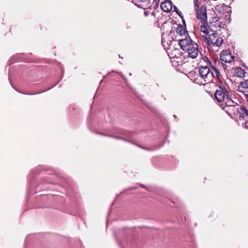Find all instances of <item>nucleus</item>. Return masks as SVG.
<instances>
[{
	"instance_id": "f257e3e1",
	"label": "nucleus",
	"mask_w": 248,
	"mask_h": 248,
	"mask_svg": "<svg viewBox=\"0 0 248 248\" xmlns=\"http://www.w3.org/2000/svg\"><path fill=\"white\" fill-rule=\"evenodd\" d=\"M209 63L211 69L207 66H201L198 68L200 77L204 80L205 83H207L213 82L215 78L219 79L221 76L219 67L222 66L225 69H226V65H224L222 62L220 64L218 62V65L217 66L211 64L210 61H209Z\"/></svg>"
},
{
	"instance_id": "f03ea898",
	"label": "nucleus",
	"mask_w": 248,
	"mask_h": 248,
	"mask_svg": "<svg viewBox=\"0 0 248 248\" xmlns=\"http://www.w3.org/2000/svg\"><path fill=\"white\" fill-rule=\"evenodd\" d=\"M162 44L165 49L168 50V55L170 58H178L181 56V53L180 49L174 48V46H172V40L168 39L163 33L162 35Z\"/></svg>"
},
{
	"instance_id": "7ed1b4c3",
	"label": "nucleus",
	"mask_w": 248,
	"mask_h": 248,
	"mask_svg": "<svg viewBox=\"0 0 248 248\" xmlns=\"http://www.w3.org/2000/svg\"><path fill=\"white\" fill-rule=\"evenodd\" d=\"M175 35V32L174 31H170V33L169 34H165V36L168 39L170 40L174 41H177L179 42V45L181 48L183 49L184 50H186L187 47L189 46V45H191L192 43L194 42L191 40V38L189 36H186L185 37L180 38L178 37V36L174 37Z\"/></svg>"
},
{
	"instance_id": "20e7f679",
	"label": "nucleus",
	"mask_w": 248,
	"mask_h": 248,
	"mask_svg": "<svg viewBox=\"0 0 248 248\" xmlns=\"http://www.w3.org/2000/svg\"><path fill=\"white\" fill-rule=\"evenodd\" d=\"M215 97L218 102H227V100H232V97L229 95V92L222 83L219 85L215 93Z\"/></svg>"
},
{
	"instance_id": "39448f33",
	"label": "nucleus",
	"mask_w": 248,
	"mask_h": 248,
	"mask_svg": "<svg viewBox=\"0 0 248 248\" xmlns=\"http://www.w3.org/2000/svg\"><path fill=\"white\" fill-rule=\"evenodd\" d=\"M225 105L222 108V109L226 112L231 118L234 117L236 115L239 105L232 100H227L225 103Z\"/></svg>"
},
{
	"instance_id": "423d86ee",
	"label": "nucleus",
	"mask_w": 248,
	"mask_h": 248,
	"mask_svg": "<svg viewBox=\"0 0 248 248\" xmlns=\"http://www.w3.org/2000/svg\"><path fill=\"white\" fill-rule=\"evenodd\" d=\"M204 41L208 44H212L214 46H220L223 42L222 38L217 32H214L209 35L208 38L206 36Z\"/></svg>"
},
{
	"instance_id": "0eeeda50",
	"label": "nucleus",
	"mask_w": 248,
	"mask_h": 248,
	"mask_svg": "<svg viewBox=\"0 0 248 248\" xmlns=\"http://www.w3.org/2000/svg\"><path fill=\"white\" fill-rule=\"evenodd\" d=\"M238 107L235 118L240 121L247 122L248 121V109L242 105H239Z\"/></svg>"
},
{
	"instance_id": "6e6552de",
	"label": "nucleus",
	"mask_w": 248,
	"mask_h": 248,
	"mask_svg": "<svg viewBox=\"0 0 248 248\" xmlns=\"http://www.w3.org/2000/svg\"><path fill=\"white\" fill-rule=\"evenodd\" d=\"M159 1V0H135L134 3L139 7L146 9L152 7V2H155V5H157Z\"/></svg>"
},
{
	"instance_id": "1a4fd4ad",
	"label": "nucleus",
	"mask_w": 248,
	"mask_h": 248,
	"mask_svg": "<svg viewBox=\"0 0 248 248\" xmlns=\"http://www.w3.org/2000/svg\"><path fill=\"white\" fill-rule=\"evenodd\" d=\"M186 49L189 57L192 59L196 58L199 52L198 45L196 43L193 42Z\"/></svg>"
},
{
	"instance_id": "9d476101",
	"label": "nucleus",
	"mask_w": 248,
	"mask_h": 248,
	"mask_svg": "<svg viewBox=\"0 0 248 248\" xmlns=\"http://www.w3.org/2000/svg\"><path fill=\"white\" fill-rule=\"evenodd\" d=\"M235 58L229 50L223 51L220 54V60L225 62L230 63L234 61Z\"/></svg>"
},
{
	"instance_id": "9b49d317",
	"label": "nucleus",
	"mask_w": 248,
	"mask_h": 248,
	"mask_svg": "<svg viewBox=\"0 0 248 248\" xmlns=\"http://www.w3.org/2000/svg\"><path fill=\"white\" fill-rule=\"evenodd\" d=\"M196 16L201 20L202 24L207 23V11L205 8L202 7L199 10H196Z\"/></svg>"
},
{
	"instance_id": "f8f14e48",
	"label": "nucleus",
	"mask_w": 248,
	"mask_h": 248,
	"mask_svg": "<svg viewBox=\"0 0 248 248\" xmlns=\"http://www.w3.org/2000/svg\"><path fill=\"white\" fill-rule=\"evenodd\" d=\"M175 30H173L174 32L176 33V35L175 34L174 37L178 36V37L182 38L186 36H188V32L186 29L181 25H177V27L174 29ZM171 31H172V30Z\"/></svg>"
},
{
	"instance_id": "ddd939ff",
	"label": "nucleus",
	"mask_w": 248,
	"mask_h": 248,
	"mask_svg": "<svg viewBox=\"0 0 248 248\" xmlns=\"http://www.w3.org/2000/svg\"><path fill=\"white\" fill-rule=\"evenodd\" d=\"M162 10L165 12L169 13L172 9V3L170 0H165L164 2H161L160 5Z\"/></svg>"
},
{
	"instance_id": "4468645a",
	"label": "nucleus",
	"mask_w": 248,
	"mask_h": 248,
	"mask_svg": "<svg viewBox=\"0 0 248 248\" xmlns=\"http://www.w3.org/2000/svg\"><path fill=\"white\" fill-rule=\"evenodd\" d=\"M238 91L245 93H248V79L240 82Z\"/></svg>"
},
{
	"instance_id": "2eb2a0df",
	"label": "nucleus",
	"mask_w": 248,
	"mask_h": 248,
	"mask_svg": "<svg viewBox=\"0 0 248 248\" xmlns=\"http://www.w3.org/2000/svg\"><path fill=\"white\" fill-rule=\"evenodd\" d=\"M207 23L202 24L201 26V31L204 35H202L203 37H205L209 33L208 26L206 25Z\"/></svg>"
},
{
	"instance_id": "dca6fc26",
	"label": "nucleus",
	"mask_w": 248,
	"mask_h": 248,
	"mask_svg": "<svg viewBox=\"0 0 248 248\" xmlns=\"http://www.w3.org/2000/svg\"><path fill=\"white\" fill-rule=\"evenodd\" d=\"M245 72L244 70L242 69L241 67H237L235 69V75L239 78H243L244 77Z\"/></svg>"
},
{
	"instance_id": "f3484780",
	"label": "nucleus",
	"mask_w": 248,
	"mask_h": 248,
	"mask_svg": "<svg viewBox=\"0 0 248 248\" xmlns=\"http://www.w3.org/2000/svg\"><path fill=\"white\" fill-rule=\"evenodd\" d=\"M144 15L146 16H153V17L155 16V15L154 14V13L148 11H146L144 12Z\"/></svg>"
},
{
	"instance_id": "a211bd4d",
	"label": "nucleus",
	"mask_w": 248,
	"mask_h": 248,
	"mask_svg": "<svg viewBox=\"0 0 248 248\" xmlns=\"http://www.w3.org/2000/svg\"><path fill=\"white\" fill-rule=\"evenodd\" d=\"M243 125H244L245 128L248 129V120L247 121V122H246L244 123H243Z\"/></svg>"
},
{
	"instance_id": "6ab92c4d",
	"label": "nucleus",
	"mask_w": 248,
	"mask_h": 248,
	"mask_svg": "<svg viewBox=\"0 0 248 248\" xmlns=\"http://www.w3.org/2000/svg\"><path fill=\"white\" fill-rule=\"evenodd\" d=\"M179 16H180V17L182 18V22H183V23H184V24H185V25H186V22H185V20H184V19L183 15V14H182V15H180V14H179Z\"/></svg>"
},
{
	"instance_id": "aec40b11",
	"label": "nucleus",
	"mask_w": 248,
	"mask_h": 248,
	"mask_svg": "<svg viewBox=\"0 0 248 248\" xmlns=\"http://www.w3.org/2000/svg\"><path fill=\"white\" fill-rule=\"evenodd\" d=\"M174 10L175 11V12L176 13H178V12L179 11V10L178 9V8L177 7H176L175 6H174Z\"/></svg>"
},
{
	"instance_id": "412c9836",
	"label": "nucleus",
	"mask_w": 248,
	"mask_h": 248,
	"mask_svg": "<svg viewBox=\"0 0 248 248\" xmlns=\"http://www.w3.org/2000/svg\"><path fill=\"white\" fill-rule=\"evenodd\" d=\"M111 138H115V139H121V138H120V137H118V136H113V135H111L110 136Z\"/></svg>"
},
{
	"instance_id": "4be33fe9",
	"label": "nucleus",
	"mask_w": 248,
	"mask_h": 248,
	"mask_svg": "<svg viewBox=\"0 0 248 248\" xmlns=\"http://www.w3.org/2000/svg\"><path fill=\"white\" fill-rule=\"evenodd\" d=\"M245 96L247 101L248 102V93H245Z\"/></svg>"
},
{
	"instance_id": "5701e85b",
	"label": "nucleus",
	"mask_w": 248,
	"mask_h": 248,
	"mask_svg": "<svg viewBox=\"0 0 248 248\" xmlns=\"http://www.w3.org/2000/svg\"><path fill=\"white\" fill-rule=\"evenodd\" d=\"M102 135H104V136H105L109 137H110V136H111L110 135L106 134H103Z\"/></svg>"
},
{
	"instance_id": "b1692460",
	"label": "nucleus",
	"mask_w": 248,
	"mask_h": 248,
	"mask_svg": "<svg viewBox=\"0 0 248 248\" xmlns=\"http://www.w3.org/2000/svg\"><path fill=\"white\" fill-rule=\"evenodd\" d=\"M177 14L178 15H179V14H180V15H182V13H181V11H180L178 12V13H177Z\"/></svg>"
},
{
	"instance_id": "393cba45",
	"label": "nucleus",
	"mask_w": 248,
	"mask_h": 248,
	"mask_svg": "<svg viewBox=\"0 0 248 248\" xmlns=\"http://www.w3.org/2000/svg\"><path fill=\"white\" fill-rule=\"evenodd\" d=\"M133 2L134 3V1H135V0H132Z\"/></svg>"
}]
</instances>
